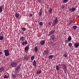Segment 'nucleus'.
I'll return each instance as SVG.
<instances>
[{"mask_svg":"<svg viewBox=\"0 0 79 79\" xmlns=\"http://www.w3.org/2000/svg\"><path fill=\"white\" fill-rule=\"evenodd\" d=\"M77 17H79V15H77Z\"/></svg>","mask_w":79,"mask_h":79,"instance_id":"c03bdc74","label":"nucleus"},{"mask_svg":"<svg viewBox=\"0 0 79 79\" xmlns=\"http://www.w3.org/2000/svg\"><path fill=\"white\" fill-rule=\"evenodd\" d=\"M72 39V38H71V37L70 36H69V37L68 38V40L69 41H71Z\"/></svg>","mask_w":79,"mask_h":79,"instance_id":"a878e982","label":"nucleus"},{"mask_svg":"<svg viewBox=\"0 0 79 79\" xmlns=\"http://www.w3.org/2000/svg\"><path fill=\"white\" fill-rule=\"evenodd\" d=\"M51 38L52 39V40H55V36H54V35H52L51 36Z\"/></svg>","mask_w":79,"mask_h":79,"instance_id":"a211bd4d","label":"nucleus"},{"mask_svg":"<svg viewBox=\"0 0 79 79\" xmlns=\"http://www.w3.org/2000/svg\"><path fill=\"white\" fill-rule=\"evenodd\" d=\"M73 21L72 20H70V21L69 22L68 24H67V26H70V25L73 23Z\"/></svg>","mask_w":79,"mask_h":79,"instance_id":"1a4fd4ad","label":"nucleus"},{"mask_svg":"<svg viewBox=\"0 0 79 79\" xmlns=\"http://www.w3.org/2000/svg\"><path fill=\"white\" fill-rule=\"evenodd\" d=\"M42 9H41L40 10V12L39 14V16H41L42 15Z\"/></svg>","mask_w":79,"mask_h":79,"instance_id":"0eeeda50","label":"nucleus"},{"mask_svg":"<svg viewBox=\"0 0 79 79\" xmlns=\"http://www.w3.org/2000/svg\"><path fill=\"white\" fill-rule=\"evenodd\" d=\"M56 70H57V71H59V70H60V67H59L58 66L56 65Z\"/></svg>","mask_w":79,"mask_h":79,"instance_id":"4be33fe9","label":"nucleus"},{"mask_svg":"<svg viewBox=\"0 0 79 79\" xmlns=\"http://www.w3.org/2000/svg\"><path fill=\"white\" fill-rule=\"evenodd\" d=\"M49 13H52V9L50 8L49 10Z\"/></svg>","mask_w":79,"mask_h":79,"instance_id":"7c9ffc66","label":"nucleus"},{"mask_svg":"<svg viewBox=\"0 0 79 79\" xmlns=\"http://www.w3.org/2000/svg\"><path fill=\"white\" fill-rule=\"evenodd\" d=\"M19 68H20V66L19 65L15 69V74H18V70L19 69Z\"/></svg>","mask_w":79,"mask_h":79,"instance_id":"20e7f679","label":"nucleus"},{"mask_svg":"<svg viewBox=\"0 0 79 79\" xmlns=\"http://www.w3.org/2000/svg\"><path fill=\"white\" fill-rule=\"evenodd\" d=\"M17 65H18V64L15 62H13L11 64V66L13 67H16V66H17Z\"/></svg>","mask_w":79,"mask_h":79,"instance_id":"39448f33","label":"nucleus"},{"mask_svg":"<svg viewBox=\"0 0 79 79\" xmlns=\"http://www.w3.org/2000/svg\"><path fill=\"white\" fill-rule=\"evenodd\" d=\"M15 74H13L12 75V78H15V77H18V76H19V75L16 74V73L15 74Z\"/></svg>","mask_w":79,"mask_h":79,"instance_id":"6e6552de","label":"nucleus"},{"mask_svg":"<svg viewBox=\"0 0 79 79\" xmlns=\"http://www.w3.org/2000/svg\"><path fill=\"white\" fill-rule=\"evenodd\" d=\"M62 9H63V8H64V6H63L62 7Z\"/></svg>","mask_w":79,"mask_h":79,"instance_id":"58836bf2","label":"nucleus"},{"mask_svg":"<svg viewBox=\"0 0 79 79\" xmlns=\"http://www.w3.org/2000/svg\"><path fill=\"white\" fill-rule=\"evenodd\" d=\"M64 56L65 57V58H66V56H67V54H64Z\"/></svg>","mask_w":79,"mask_h":79,"instance_id":"4c0bfd02","label":"nucleus"},{"mask_svg":"<svg viewBox=\"0 0 79 79\" xmlns=\"http://www.w3.org/2000/svg\"><path fill=\"white\" fill-rule=\"evenodd\" d=\"M3 11V7L2 6H0V13H2Z\"/></svg>","mask_w":79,"mask_h":79,"instance_id":"aec40b11","label":"nucleus"},{"mask_svg":"<svg viewBox=\"0 0 79 79\" xmlns=\"http://www.w3.org/2000/svg\"><path fill=\"white\" fill-rule=\"evenodd\" d=\"M48 53H49V52L48 51L46 50L44 52L45 55H48Z\"/></svg>","mask_w":79,"mask_h":79,"instance_id":"6ab92c4d","label":"nucleus"},{"mask_svg":"<svg viewBox=\"0 0 79 79\" xmlns=\"http://www.w3.org/2000/svg\"><path fill=\"white\" fill-rule=\"evenodd\" d=\"M79 43L76 44L74 45V47H76V48H77V47H79Z\"/></svg>","mask_w":79,"mask_h":79,"instance_id":"412c9836","label":"nucleus"},{"mask_svg":"<svg viewBox=\"0 0 79 79\" xmlns=\"http://www.w3.org/2000/svg\"><path fill=\"white\" fill-rule=\"evenodd\" d=\"M4 55L6 56H8L10 55V52H9V51L6 49L4 51Z\"/></svg>","mask_w":79,"mask_h":79,"instance_id":"f257e3e1","label":"nucleus"},{"mask_svg":"<svg viewBox=\"0 0 79 79\" xmlns=\"http://www.w3.org/2000/svg\"><path fill=\"white\" fill-rule=\"evenodd\" d=\"M55 30H53L51 31L50 34H55Z\"/></svg>","mask_w":79,"mask_h":79,"instance_id":"f3484780","label":"nucleus"},{"mask_svg":"<svg viewBox=\"0 0 79 79\" xmlns=\"http://www.w3.org/2000/svg\"><path fill=\"white\" fill-rule=\"evenodd\" d=\"M76 7H72V8H70L69 11L71 12H74L76 11Z\"/></svg>","mask_w":79,"mask_h":79,"instance_id":"7ed1b4c3","label":"nucleus"},{"mask_svg":"<svg viewBox=\"0 0 79 79\" xmlns=\"http://www.w3.org/2000/svg\"><path fill=\"white\" fill-rule=\"evenodd\" d=\"M8 76H9V75L8 74V73H5V76H4V78L6 79V78H8Z\"/></svg>","mask_w":79,"mask_h":79,"instance_id":"9d476101","label":"nucleus"},{"mask_svg":"<svg viewBox=\"0 0 79 79\" xmlns=\"http://www.w3.org/2000/svg\"><path fill=\"white\" fill-rule=\"evenodd\" d=\"M29 49V47L27 46L25 48V50L27 51L28 50V49Z\"/></svg>","mask_w":79,"mask_h":79,"instance_id":"cd10ccee","label":"nucleus"},{"mask_svg":"<svg viewBox=\"0 0 79 79\" xmlns=\"http://www.w3.org/2000/svg\"><path fill=\"white\" fill-rule=\"evenodd\" d=\"M73 28L74 30L76 29L77 28V27L76 26H73Z\"/></svg>","mask_w":79,"mask_h":79,"instance_id":"2f4dec72","label":"nucleus"},{"mask_svg":"<svg viewBox=\"0 0 79 79\" xmlns=\"http://www.w3.org/2000/svg\"><path fill=\"white\" fill-rule=\"evenodd\" d=\"M24 58L25 60H29V56H24Z\"/></svg>","mask_w":79,"mask_h":79,"instance_id":"4468645a","label":"nucleus"},{"mask_svg":"<svg viewBox=\"0 0 79 79\" xmlns=\"http://www.w3.org/2000/svg\"><path fill=\"white\" fill-rule=\"evenodd\" d=\"M5 69H4V67H2L0 68V73L1 72H2V71H3Z\"/></svg>","mask_w":79,"mask_h":79,"instance_id":"f8f14e48","label":"nucleus"},{"mask_svg":"<svg viewBox=\"0 0 79 79\" xmlns=\"http://www.w3.org/2000/svg\"><path fill=\"white\" fill-rule=\"evenodd\" d=\"M50 24H51V23L50 22H49V25H50Z\"/></svg>","mask_w":79,"mask_h":79,"instance_id":"79ce46f5","label":"nucleus"},{"mask_svg":"<svg viewBox=\"0 0 79 79\" xmlns=\"http://www.w3.org/2000/svg\"><path fill=\"white\" fill-rule=\"evenodd\" d=\"M36 65L37 62L35 60H34L33 62V66H35Z\"/></svg>","mask_w":79,"mask_h":79,"instance_id":"2eb2a0df","label":"nucleus"},{"mask_svg":"<svg viewBox=\"0 0 79 79\" xmlns=\"http://www.w3.org/2000/svg\"><path fill=\"white\" fill-rule=\"evenodd\" d=\"M6 60H7V61H8V58H7V59H6Z\"/></svg>","mask_w":79,"mask_h":79,"instance_id":"37998d69","label":"nucleus"},{"mask_svg":"<svg viewBox=\"0 0 79 79\" xmlns=\"http://www.w3.org/2000/svg\"><path fill=\"white\" fill-rule=\"evenodd\" d=\"M34 51L35 52H37L38 51V48H37V47H35V50Z\"/></svg>","mask_w":79,"mask_h":79,"instance_id":"5701e85b","label":"nucleus"},{"mask_svg":"<svg viewBox=\"0 0 79 79\" xmlns=\"http://www.w3.org/2000/svg\"><path fill=\"white\" fill-rule=\"evenodd\" d=\"M39 3H42V0H38V1Z\"/></svg>","mask_w":79,"mask_h":79,"instance_id":"e433bc0d","label":"nucleus"},{"mask_svg":"<svg viewBox=\"0 0 79 79\" xmlns=\"http://www.w3.org/2000/svg\"><path fill=\"white\" fill-rule=\"evenodd\" d=\"M20 75H21V74L19 75V76H20Z\"/></svg>","mask_w":79,"mask_h":79,"instance_id":"a18cd8bd","label":"nucleus"},{"mask_svg":"<svg viewBox=\"0 0 79 79\" xmlns=\"http://www.w3.org/2000/svg\"><path fill=\"white\" fill-rule=\"evenodd\" d=\"M45 40L42 41L40 42V44L41 45H44V44H45Z\"/></svg>","mask_w":79,"mask_h":79,"instance_id":"9b49d317","label":"nucleus"},{"mask_svg":"<svg viewBox=\"0 0 79 79\" xmlns=\"http://www.w3.org/2000/svg\"><path fill=\"white\" fill-rule=\"evenodd\" d=\"M39 24L40 26H42V25H43V23L42 22H40L39 23Z\"/></svg>","mask_w":79,"mask_h":79,"instance_id":"f704fd0d","label":"nucleus"},{"mask_svg":"<svg viewBox=\"0 0 79 79\" xmlns=\"http://www.w3.org/2000/svg\"><path fill=\"white\" fill-rule=\"evenodd\" d=\"M63 69L64 70V72H65V73L68 72V69H67V68H66V65H64L63 68Z\"/></svg>","mask_w":79,"mask_h":79,"instance_id":"423d86ee","label":"nucleus"},{"mask_svg":"<svg viewBox=\"0 0 79 79\" xmlns=\"http://www.w3.org/2000/svg\"><path fill=\"white\" fill-rule=\"evenodd\" d=\"M20 40L23 42V41H24V36H22L20 38Z\"/></svg>","mask_w":79,"mask_h":79,"instance_id":"ddd939ff","label":"nucleus"},{"mask_svg":"<svg viewBox=\"0 0 79 79\" xmlns=\"http://www.w3.org/2000/svg\"><path fill=\"white\" fill-rule=\"evenodd\" d=\"M68 45L69 47H71V46H72L73 45V44L71 43H69V44Z\"/></svg>","mask_w":79,"mask_h":79,"instance_id":"72a5a7b5","label":"nucleus"},{"mask_svg":"<svg viewBox=\"0 0 79 79\" xmlns=\"http://www.w3.org/2000/svg\"><path fill=\"white\" fill-rule=\"evenodd\" d=\"M22 43L23 45H25L24 44H25V45H27V41H23V42H22Z\"/></svg>","mask_w":79,"mask_h":79,"instance_id":"dca6fc26","label":"nucleus"},{"mask_svg":"<svg viewBox=\"0 0 79 79\" xmlns=\"http://www.w3.org/2000/svg\"><path fill=\"white\" fill-rule=\"evenodd\" d=\"M57 18V17H56L55 19L53 24V26H56V25L57 24V23H58V20Z\"/></svg>","mask_w":79,"mask_h":79,"instance_id":"f03ea898","label":"nucleus"},{"mask_svg":"<svg viewBox=\"0 0 79 79\" xmlns=\"http://www.w3.org/2000/svg\"><path fill=\"white\" fill-rule=\"evenodd\" d=\"M22 31H26V28L24 27L22 28Z\"/></svg>","mask_w":79,"mask_h":79,"instance_id":"c9c22d12","label":"nucleus"},{"mask_svg":"<svg viewBox=\"0 0 79 79\" xmlns=\"http://www.w3.org/2000/svg\"><path fill=\"white\" fill-rule=\"evenodd\" d=\"M31 60H34V56H31Z\"/></svg>","mask_w":79,"mask_h":79,"instance_id":"473e14b6","label":"nucleus"},{"mask_svg":"<svg viewBox=\"0 0 79 79\" xmlns=\"http://www.w3.org/2000/svg\"><path fill=\"white\" fill-rule=\"evenodd\" d=\"M42 72V71L41 70H40L39 71H38L37 72V74H40Z\"/></svg>","mask_w":79,"mask_h":79,"instance_id":"b1692460","label":"nucleus"},{"mask_svg":"<svg viewBox=\"0 0 79 79\" xmlns=\"http://www.w3.org/2000/svg\"><path fill=\"white\" fill-rule=\"evenodd\" d=\"M19 14H16L15 15V16L16 17V18H18V17H19Z\"/></svg>","mask_w":79,"mask_h":79,"instance_id":"c85d7f7f","label":"nucleus"},{"mask_svg":"<svg viewBox=\"0 0 79 79\" xmlns=\"http://www.w3.org/2000/svg\"><path fill=\"white\" fill-rule=\"evenodd\" d=\"M3 36L0 35V40H3Z\"/></svg>","mask_w":79,"mask_h":79,"instance_id":"393cba45","label":"nucleus"},{"mask_svg":"<svg viewBox=\"0 0 79 79\" xmlns=\"http://www.w3.org/2000/svg\"><path fill=\"white\" fill-rule=\"evenodd\" d=\"M30 16H31V17H32V14H31L30 15Z\"/></svg>","mask_w":79,"mask_h":79,"instance_id":"ea45409f","label":"nucleus"},{"mask_svg":"<svg viewBox=\"0 0 79 79\" xmlns=\"http://www.w3.org/2000/svg\"><path fill=\"white\" fill-rule=\"evenodd\" d=\"M2 52L0 51V55H2Z\"/></svg>","mask_w":79,"mask_h":79,"instance_id":"a19ab883","label":"nucleus"},{"mask_svg":"<svg viewBox=\"0 0 79 79\" xmlns=\"http://www.w3.org/2000/svg\"><path fill=\"white\" fill-rule=\"evenodd\" d=\"M49 59H52L53 58V55H51L50 56H49Z\"/></svg>","mask_w":79,"mask_h":79,"instance_id":"c756f323","label":"nucleus"},{"mask_svg":"<svg viewBox=\"0 0 79 79\" xmlns=\"http://www.w3.org/2000/svg\"><path fill=\"white\" fill-rule=\"evenodd\" d=\"M69 0H64L63 2L64 3H67V2H68L69 1Z\"/></svg>","mask_w":79,"mask_h":79,"instance_id":"bb28decb","label":"nucleus"}]
</instances>
